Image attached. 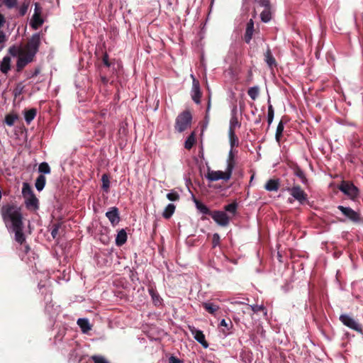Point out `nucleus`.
<instances>
[{
	"label": "nucleus",
	"instance_id": "7",
	"mask_svg": "<svg viewBox=\"0 0 363 363\" xmlns=\"http://www.w3.org/2000/svg\"><path fill=\"white\" fill-rule=\"evenodd\" d=\"M286 190L297 200L301 204L305 203L308 200L307 194L301 189L299 185H295L292 187L287 186Z\"/></svg>",
	"mask_w": 363,
	"mask_h": 363
},
{
	"label": "nucleus",
	"instance_id": "31",
	"mask_svg": "<svg viewBox=\"0 0 363 363\" xmlns=\"http://www.w3.org/2000/svg\"><path fill=\"white\" fill-rule=\"evenodd\" d=\"M229 140L231 148L239 145V139L233 130L228 131Z\"/></svg>",
	"mask_w": 363,
	"mask_h": 363
},
{
	"label": "nucleus",
	"instance_id": "9",
	"mask_svg": "<svg viewBox=\"0 0 363 363\" xmlns=\"http://www.w3.org/2000/svg\"><path fill=\"white\" fill-rule=\"evenodd\" d=\"M210 216L220 226H227L230 222V218L225 212L221 211H213Z\"/></svg>",
	"mask_w": 363,
	"mask_h": 363
},
{
	"label": "nucleus",
	"instance_id": "41",
	"mask_svg": "<svg viewBox=\"0 0 363 363\" xmlns=\"http://www.w3.org/2000/svg\"><path fill=\"white\" fill-rule=\"evenodd\" d=\"M238 208V203L236 202H233L230 204H228L224 206V209L225 211H228L232 214H235Z\"/></svg>",
	"mask_w": 363,
	"mask_h": 363
},
{
	"label": "nucleus",
	"instance_id": "30",
	"mask_svg": "<svg viewBox=\"0 0 363 363\" xmlns=\"http://www.w3.org/2000/svg\"><path fill=\"white\" fill-rule=\"evenodd\" d=\"M102 186L101 188L106 193L109 192L110 189V180L109 177L106 174H104L101 177Z\"/></svg>",
	"mask_w": 363,
	"mask_h": 363
},
{
	"label": "nucleus",
	"instance_id": "63",
	"mask_svg": "<svg viewBox=\"0 0 363 363\" xmlns=\"http://www.w3.org/2000/svg\"><path fill=\"white\" fill-rule=\"evenodd\" d=\"M340 221H341V222H345V220L340 219Z\"/></svg>",
	"mask_w": 363,
	"mask_h": 363
},
{
	"label": "nucleus",
	"instance_id": "40",
	"mask_svg": "<svg viewBox=\"0 0 363 363\" xmlns=\"http://www.w3.org/2000/svg\"><path fill=\"white\" fill-rule=\"evenodd\" d=\"M149 293L155 305H157L161 303V298L160 297V295L153 289H150Z\"/></svg>",
	"mask_w": 363,
	"mask_h": 363
},
{
	"label": "nucleus",
	"instance_id": "12",
	"mask_svg": "<svg viewBox=\"0 0 363 363\" xmlns=\"http://www.w3.org/2000/svg\"><path fill=\"white\" fill-rule=\"evenodd\" d=\"M34 57L29 55L23 52L21 56L18 57L16 63L17 71H21L28 63L33 62Z\"/></svg>",
	"mask_w": 363,
	"mask_h": 363
},
{
	"label": "nucleus",
	"instance_id": "42",
	"mask_svg": "<svg viewBox=\"0 0 363 363\" xmlns=\"http://www.w3.org/2000/svg\"><path fill=\"white\" fill-rule=\"evenodd\" d=\"M25 86L22 82L18 83L13 89V94L16 97L23 94Z\"/></svg>",
	"mask_w": 363,
	"mask_h": 363
},
{
	"label": "nucleus",
	"instance_id": "43",
	"mask_svg": "<svg viewBox=\"0 0 363 363\" xmlns=\"http://www.w3.org/2000/svg\"><path fill=\"white\" fill-rule=\"evenodd\" d=\"M38 170L40 172L43 174H50V167L47 162H42L40 164Z\"/></svg>",
	"mask_w": 363,
	"mask_h": 363
},
{
	"label": "nucleus",
	"instance_id": "39",
	"mask_svg": "<svg viewBox=\"0 0 363 363\" xmlns=\"http://www.w3.org/2000/svg\"><path fill=\"white\" fill-rule=\"evenodd\" d=\"M247 94L252 100H255L259 95V88L257 86L250 87L247 91Z\"/></svg>",
	"mask_w": 363,
	"mask_h": 363
},
{
	"label": "nucleus",
	"instance_id": "32",
	"mask_svg": "<svg viewBox=\"0 0 363 363\" xmlns=\"http://www.w3.org/2000/svg\"><path fill=\"white\" fill-rule=\"evenodd\" d=\"M284 123L282 121H280L277 127V130H276V134H275V138L278 143H280V141H281V139L282 137V134H283V131H284Z\"/></svg>",
	"mask_w": 363,
	"mask_h": 363
},
{
	"label": "nucleus",
	"instance_id": "11",
	"mask_svg": "<svg viewBox=\"0 0 363 363\" xmlns=\"http://www.w3.org/2000/svg\"><path fill=\"white\" fill-rule=\"evenodd\" d=\"M189 330L191 334L194 335L195 340L199 342L204 348L208 347V343L205 339V335L203 332L200 330L196 329L194 327L189 326Z\"/></svg>",
	"mask_w": 363,
	"mask_h": 363
},
{
	"label": "nucleus",
	"instance_id": "64",
	"mask_svg": "<svg viewBox=\"0 0 363 363\" xmlns=\"http://www.w3.org/2000/svg\"><path fill=\"white\" fill-rule=\"evenodd\" d=\"M253 178H254V176L252 175V176L251 177L250 182L253 179Z\"/></svg>",
	"mask_w": 363,
	"mask_h": 363
},
{
	"label": "nucleus",
	"instance_id": "38",
	"mask_svg": "<svg viewBox=\"0 0 363 363\" xmlns=\"http://www.w3.org/2000/svg\"><path fill=\"white\" fill-rule=\"evenodd\" d=\"M269 106H268V113H267V123L268 125H270L273 121L274 116V110L272 105L270 104V100H268Z\"/></svg>",
	"mask_w": 363,
	"mask_h": 363
},
{
	"label": "nucleus",
	"instance_id": "15",
	"mask_svg": "<svg viewBox=\"0 0 363 363\" xmlns=\"http://www.w3.org/2000/svg\"><path fill=\"white\" fill-rule=\"evenodd\" d=\"M30 26L33 29H38L43 24V19L40 16V11H35L30 20Z\"/></svg>",
	"mask_w": 363,
	"mask_h": 363
},
{
	"label": "nucleus",
	"instance_id": "27",
	"mask_svg": "<svg viewBox=\"0 0 363 363\" xmlns=\"http://www.w3.org/2000/svg\"><path fill=\"white\" fill-rule=\"evenodd\" d=\"M45 183H46L45 177L43 174H40L37 177V179L35 180V188L37 189L38 191H40L44 189Z\"/></svg>",
	"mask_w": 363,
	"mask_h": 363
},
{
	"label": "nucleus",
	"instance_id": "23",
	"mask_svg": "<svg viewBox=\"0 0 363 363\" xmlns=\"http://www.w3.org/2000/svg\"><path fill=\"white\" fill-rule=\"evenodd\" d=\"M36 114H37V110H36V108H34L25 111L24 116H25V121L27 123V124L30 123V122L36 116Z\"/></svg>",
	"mask_w": 363,
	"mask_h": 363
},
{
	"label": "nucleus",
	"instance_id": "37",
	"mask_svg": "<svg viewBox=\"0 0 363 363\" xmlns=\"http://www.w3.org/2000/svg\"><path fill=\"white\" fill-rule=\"evenodd\" d=\"M9 52L10 55L13 57H19L24 52L23 48L16 46L11 47L9 50Z\"/></svg>",
	"mask_w": 363,
	"mask_h": 363
},
{
	"label": "nucleus",
	"instance_id": "24",
	"mask_svg": "<svg viewBox=\"0 0 363 363\" xmlns=\"http://www.w3.org/2000/svg\"><path fill=\"white\" fill-rule=\"evenodd\" d=\"M11 59L9 57L6 56L3 58V60L1 63L0 70L2 73L6 74L11 69Z\"/></svg>",
	"mask_w": 363,
	"mask_h": 363
},
{
	"label": "nucleus",
	"instance_id": "47",
	"mask_svg": "<svg viewBox=\"0 0 363 363\" xmlns=\"http://www.w3.org/2000/svg\"><path fill=\"white\" fill-rule=\"evenodd\" d=\"M220 242V238L218 233H214L213 235L212 238V247L213 248H215L216 247L218 246Z\"/></svg>",
	"mask_w": 363,
	"mask_h": 363
},
{
	"label": "nucleus",
	"instance_id": "52",
	"mask_svg": "<svg viewBox=\"0 0 363 363\" xmlns=\"http://www.w3.org/2000/svg\"><path fill=\"white\" fill-rule=\"evenodd\" d=\"M258 3H259V6H261L264 9L271 8V4H270L269 0H259Z\"/></svg>",
	"mask_w": 363,
	"mask_h": 363
},
{
	"label": "nucleus",
	"instance_id": "18",
	"mask_svg": "<svg viewBox=\"0 0 363 363\" xmlns=\"http://www.w3.org/2000/svg\"><path fill=\"white\" fill-rule=\"evenodd\" d=\"M292 169H293L294 174L301 179V182L303 184H308V179L306 177V174L303 172V171L300 168L299 166H298L297 164H295L292 167Z\"/></svg>",
	"mask_w": 363,
	"mask_h": 363
},
{
	"label": "nucleus",
	"instance_id": "16",
	"mask_svg": "<svg viewBox=\"0 0 363 363\" xmlns=\"http://www.w3.org/2000/svg\"><path fill=\"white\" fill-rule=\"evenodd\" d=\"M25 204L28 209L30 210H37L39 208L38 206V199L36 198L35 195H31L27 198H25Z\"/></svg>",
	"mask_w": 363,
	"mask_h": 363
},
{
	"label": "nucleus",
	"instance_id": "26",
	"mask_svg": "<svg viewBox=\"0 0 363 363\" xmlns=\"http://www.w3.org/2000/svg\"><path fill=\"white\" fill-rule=\"evenodd\" d=\"M175 208L176 207L173 203L168 204L162 213V216L166 219L170 218L174 214Z\"/></svg>",
	"mask_w": 363,
	"mask_h": 363
},
{
	"label": "nucleus",
	"instance_id": "33",
	"mask_svg": "<svg viewBox=\"0 0 363 363\" xmlns=\"http://www.w3.org/2000/svg\"><path fill=\"white\" fill-rule=\"evenodd\" d=\"M22 194L24 198H27L28 196H30L31 195H34L31 186L27 182H24L23 184Z\"/></svg>",
	"mask_w": 363,
	"mask_h": 363
},
{
	"label": "nucleus",
	"instance_id": "44",
	"mask_svg": "<svg viewBox=\"0 0 363 363\" xmlns=\"http://www.w3.org/2000/svg\"><path fill=\"white\" fill-rule=\"evenodd\" d=\"M227 162H228L227 168H229V167L231 166L232 171H233L235 166V161L234 155H233L232 150H230L229 152Z\"/></svg>",
	"mask_w": 363,
	"mask_h": 363
},
{
	"label": "nucleus",
	"instance_id": "55",
	"mask_svg": "<svg viewBox=\"0 0 363 363\" xmlns=\"http://www.w3.org/2000/svg\"><path fill=\"white\" fill-rule=\"evenodd\" d=\"M102 60L106 67H109L111 66V64L108 60V55L106 52L104 53Z\"/></svg>",
	"mask_w": 363,
	"mask_h": 363
},
{
	"label": "nucleus",
	"instance_id": "45",
	"mask_svg": "<svg viewBox=\"0 0 363 363\" xmlns=\"http://www.w3.org/2000/svg\"><path fill=\"white\" fill-rule=\"evenodd\" d=\"M16 119V116L9 114V115H6L5 117V122L8 125L11 126L14 124Z\"/></svg>",
	"mask_w": 363,
	"mask_h": 363
},
{
	"label": "nucleus",
	"instance_id": "19",
	"mask_svg": "<svg viewBox=\"0 0 363 363\" xmlns=\"http://www.w3.org/2000/svg\"><path fill=\"white\" fill-rule=\"evenodd\" d=\"M279 188V179H269L264 185V189L269 191H277Z\"/></svg>",
	"mask_w": 363,
	"mask_h": 363
},
{
	"label": "nucleus",
	"instance_id": "36",
	"mask_svg": "<svg viewBox=\"0 0 363 363\" xmlns=\"http://www.w3.org/2000/svg\"><path fill=\"white\" fill-rule=\"evenodd\" d=\"M264 57H265V62L267 63V65L269 67H272V65H275L276 60H275L274 57H273L270 49H267V50L266 51V52L264 54Z\"/></svg>",
	"mask_w": 363,
	"mask_h": 363
},
{
	"label": "nucleus",
	"instance_id": "35",
	"mask_svg": "<svg viewBox=\"0 0 363 363\" xmlns=\"http://www.w3.org/2000/svg\"><path fill=\"white\" fill-rule=\"evenodd\" d=\"M241 123L238 121L237 116H232L230 121L229 131L233 130L235 132V128H240Z\"/></svg>",
	"mask_w": 363,
	"mask_h": 363
},
{
	"label": "nucleus",
	"instance_id": "29",
	"mask_svg": "<svg viewBox=\"0 0 363 363\" xmlns=\"http://www.w3.org/2000/svg\"><path fill=\"white\" fill-rule=\"evenodd\" d=\"M260 18L262 21L264 23L269 22L272 18L271 8L264 9L260 13Z\"/></svg>",
	"mask_w": 363,
	"mask_h": 363
},
{
	"label": "nucleus",
	"instance_id": "49",
	"mask_svg": "<svg viewBox=\"0 0 363 363\" xmlns=\"http://www.w3.org/2000/svg\"><path fill=\"white\" fill-rule=\"evenodd\" d=\"M91 359L94 362V363H109L104 357L99 355L92 356Z\"/></svg>",
	"mask_w": 363,
	"mask_h": 363
},
{
	"label": "nucleus",
	"instance_id": "56",
	"mask_svg": "<svg viewBox=\"0 0 363 363\" xmlns=\"http://www.w3.org/2000/svg\"><path fill=\"white\" fill-rule=\"evenodd\" d=\"M169 363H182V361L174 356H171L169 358Z\"/></svg>",
	"mask_w": 363,
	"mask_h": 363
},
{
	"label": "nucleus",
	"instance_id": "59",
	"mask_svg": "<svg viewBox=\"0 0 363 363\" xmlns=\"http://www.w3.org/2000/svg\"><path fill=\"white\" fill-rule=\"evenodd\" d=\"M210 108H211V99L209 98L208 104H207L206 111V116H205L206 119H207L208 118Z\"/></svg>",
	"mask_w": 363,
	"mask_h": 363
},
{
	"label": "nucleus",
	"instance_id": "62",
	"mask_svg": "<svg viewBox=\"0 0 363 363\" xmlns=\"http://www.w3.org/2000/svg\"><path fill=\"white\" fill-rule=\"evenodd\" d=\"M30 250V247L28 245L26 246V252H27Z\"/></svg>",
	"mask_w": 363,
	"mask_h": 363
},
{
	"label": "nucleus",
	"instance_id": "57",
	"mask_svg": "<svg viewBox=\"0 0 363 363\" xmlns=\"http://www.w3.org/2000/svg\"><path fill=\"white\" fill-rule=\"evenodd\" d=\"M6 23V18L5 16L0 13V29H1Z\"/></svg>",
	"mask_w": 363,
	"mask_h": 363
},
{
	"label": "nucleus",
	"instance_id": "22",
	"mask_svg": "<svg viewBox=\"0 0 363 363\" xmlns=\"http://www.w3.org/2000/svg\"><path fill=\"white\" fill-rule=\"evenodd\" d=\"M127 241V233L124 229H121L118 232L116 244L117 246H122Z\"/></svg>",
	"mask_w": 363,
	"mask_h": 363
},
{
	"label": "nucleus",
	"instance_id": "58",
	"mask_svg": "<svg viewBox=\"0 0 363 363\" xmlns=\"http://www.w3.org/2000/svg\"><path fill=\"white\" fill-rule=\"evenodd\" d=\"M40 72V67H36L34 69V71L30 74V75L28 76V78H32V77H36L38 74H39Z\"/></svg>",
	"mask_w": 363,
	"mask_h": 363
},
{
	"label": "nucleus",
	"instance_id": "8",
	"mask_svg": "<svg viewBox=\"0 0 363 363\" xmlns=\"http://www.w3.org/2000/svg\"><path fill=\"white\" fill-rule=\"evenodd\" d=\"M340 320L345 326L362 334L363 330L362 325L350 315L347 314H342L340 316Z\"/></svg>",
	"mask_w": 363,
	"mask_h": 363
},
{
	"label": "nucleus",
	"instance_id": "3",
	"mask_svg": "<svg viewBox=\"0 0 363 363\" xmlns=\"http://www.w3.org/2000/svg\"><path fill=\"white\" fill-rule=\"evenodd\" d=\"M338 189L353 201H356L359 197V189L350 181L342 180Z\"/></svg>",
	"mask_w": 363,
	"mask_h": 363
},
{
	"label": "nucleus",
	"instance_id": "51",
	"mask_svg": "<svg viewBox=\"0 0 363 363\" xmlns=\"http://www.w3.org/2000/svg\"><path fill=\"white\" fill-rule=\"evenodd\" d=\"M7 41V37L5 33L0 29V47L3 48L4 43Z\"/></svg>",
	"mask_w": 363,
	"mask_h": 363
},
{
	"label": "nucleus",
	"instance_id": "1",
	"mask_svg": "<svg viewBox=\"0 0 363 363\" xmlns=\"http://www.w3.org/2000/svg\"><path fill=\"white\" fill-rule=\"evenodd\" d=\"M1 214L5 223L11 222L12 228L24 226L21 208L17 205L14 203L4 205L1 209Z\"/></svg>",
	"mask_w": 363,
	"mask_h": 363
},
{
	"label": "nucleus",
	"instance_id": "2",
	"mask_svg": "<svg viewBox=\"0 0 363 363\" xmlns=\"http://www.w3.org/2000/svg\"><path fill=\"white\" fill-rule=\"evenodd\" d=\"M192 122V114L189 110H185L180 113L175 120L174 129L178 133H182L187 130Z\"/></svg>",
	"mask_w": 363,
	"mask_h": 363
},
{
	"label": "nucleus",
	"instance_id": "48",
	"mask_svg": "<svg viewBox=\"0 0 363 363\" xmlns=\"http://www.w3.org/2000/svg\"><path fill=\"white\" fill-rule=\"evenodd\" d=\"M167 198L172 201H176L179 199V195L176 191H172L167 194Z\"/></svg>",
	"mask_w": 363,
	"mask_h": 363
},
{
	"label": "nucleus",
	"instance_id": "53",
	"mask_svg": "<svg viewBox=\"0 0 363 363\" xmlns=\"http://www.w3.org/2000/svg\"><path fill=\"white\" fill-rule=\"evenodd\" d=\"M60 225L59 224H55L52 227V229L51 230V235L53 238H55L58 234Z\"/></svg>",
	"mask_w": 363,
	"mask_h": 363
},
{
	"label": "nucleus",
	"instance_id": "28",
	"mask_svg": "<svg viewBox=\"0 0 363 363\" xmlns=\"http://www.w3.org/2000/svg\"><path fill=\"white\" fill-rule=\"evenodd\" d=\"M202 306L211 314H214L219 309V307L217 305L209 302L203 303Z\"/></svg>",
	"mask_w": 363,
	"mask_h": 363
},
{
	"label": "nucleus",
	"instance_id": "61",
	"mask_svg": "<svg viewBox=\"0 0 363 363\" xmlns=\"http://www.w3.org/2000/svg\"><path fill=\"white\" fill-rule=\"evenodd\" d=\"M35 12L36 11H40V8L39 4H38V3H36V4H35Z\"/></svg>",
	"mask_w": 363,
	"mask_h": 363
},
{
	"label": "nucleus",
	"instance_id": "54",
	"mask_svg": "<svg viewBox=\"0 0 363 363\" xmlns=\"http://www.w3.org/2000/svg\"><path fill=\"white\" fill-rule=\"evenodd\" d=\"M28 4H26L24 3L20 8L19 9V13L21 16H24L27 11H28Z\"/></svg>",
	"mask_w": 363,
	"mask_h": 363
},
{
	"label": "nucleus",
	"instance_id": "34",
	"mask_svg": "<svg viewBox=\"0 0 363 363\" xmlns=\"http://www.w3.org/2000/svg\"><path fill=\"white\" fill-rule=\"evenodd\" d=\"M220 326L224 328L222 329V331H223V333L225 335H226L227 334H228L230 333V330L233 327V323L230 320H229L228 322H226L225 319H223L220 321Z\"/></svg>",
	"mask_w": 363,
	"mask_h": 363
},
{
	"label": "nucleus",
	"instance_id": "4",
	"mask_svg": "<svg viewBox=\"0 0 363 363\" xmlns=\"http://www.w3.org/2000/svg\"><path fill=\"white\" fill-rule=\"evenodd\" d=\"M40 42V33L33 34L23 48L24 52L35 57L36 53L38 52Z\"/></svg>",
	"mask_w": 363,
	"mask_h": 363
},
{
	"label": "nucleus",
	"instance_id": "50",
	"mask_svg": "<svg viewBox=\"0 0 363 363\" xmlns=\"http://www.w3.org/2000/svg\"><path fill=\"white\" fill-rule=\"evenodd\" d=\"M247 307L250 308L254 313H258L260 311H265V308L262 305H261V306H259V305L247 306Z\"/></svg>",
	"mask_w": 363,
	"mask_h": 363
},
{
	"label": "nucleus",
	"instance_id": "17",
	"mask_svg": "<svg viewBox=\"0 0 363 363\" xmlns=\"http://www.w3.org/2000/svg\"><path fill=\"white\" fill-rule=\"evenodd\" d=\"M24 226L12 228L15 233V240L20 245H23L26 242V236L23 233Z\"/></svg>",
	"mask_w": 363,
	"mask_h": 363
},
{
	"label": "nucleus",
	"instance_id": "46",
	"mask_svg": "<svg viewBox=\"0 0 363 363\" xmlns=\"http://www.w3.org/2000/svg\"><path fill=\"white\" fill-rule=\"evenodd\" d=\"M2 3L8 9H13L17 6V0H2Z\"/></svg>",
	"mask_w": 363,
	"mask_h": 363
},
{
	"label": "nucleus",
	"instance_id": "21",
	"mask_svg": "<svg viewBox=\"0 0 363 363\" xmlns=\"http://www.w3.org/2000/svg\"><path fill=\"white\" fill-rule=\"evenodd\" d=\"M77 323L83 333H87L89 330H91V326L89 322V320L86 318H79Z\"/></svg>",
	"mask_w": 363,
	"mask_h": 363
},
{
	"label": "nucleus",
	"instance_id": "20",
	"mask_svg": "<svg viewBox=\"0 0 363 363\" xmlns=\"http://www.w3.org/2000/svg\"><path fill=\"white\" fill-rule=\"evenodd\" d=\"M194 201L195 203L196 208L203 214L205 215H211L212 213V211H211L205 204H203L202 202L199 201L197 199H196L194 196L193 198Z\"/></svg>",
	"mask_w": 363,
	"mask_h": 363
},
{
	"label": "nucleus",
	"instance_id": "6",
	"mask_svg": "<svg viewBox=\"0 0 363 363\" xmlns=\"http://www.w3.org/2000/svg\"><path fill=\"white\" fill-rule=\"evenodd\" d=\"M337 209L340 210L342 214L350 222L353 223H359L362 220L361 214L354 211L350 207H345L343 206H338Z\"/></svg>",
	"mask_w": 363,
	"mask_h": 363
},
{
	"label": "nucleus",
	"instance_id": "60",
	"mask_svg": "<svg viewBox=\"0 0 363 363\" xmlns=\"http://www.w3.org/2000/svg\"><path fill=\"white\" fill-rule=\"evenodd\" d=\"M232 116H237V107L235 106L232 110Z\"/></svg>",
	"mask_w": 363,
	"mask_h": 363
},
{
	"label": "nucleus",
	"instance_id": "10",
	"mask_svg": "<svg viewBox=\"0 0 363 363\" xmlns=\"http://www.w3.org/2000/svg\"><path fill=\"white\" fill-rule=\"evenodd\" d=\"M193 79L192 82V89H191V99L192 100L197 104L201 103V98L202 96V93L200 89V84L199 80L194 78L193 75H191Z\"/></svg>",
	"mask_w": 363,
	"mask_h": 363
},
{
	"label": "nucleus",
	"instance_id": "25",
	"mask_svg": "<svg viewBox=\"0 0 363 363\" xmlns=\"http://www.w3.org/2000/svg\"><path fill=\"white\" fill-rule=\"evenodd\" d=\"M196 143V133L192 132L184 142V147L186 150H191Z\"/></svg>",
	"mask_w": 363,
	"mask_h": 363
},
{
	"label": "nucleus",
	"instance_id": "14",
	"mask_svg": "<svg viewBox=\"0 0 363 363\" xmlns=\"http://www.w3.org/2000/svg\"><path fill=\"white\" fill-rule=\"evenodd\" d=\"M106 216L113 226L116 225L120 221L119 211L116 207H113L110 211H107Z\"/></svg>",
	"mask_w": 363,
	"mask_h": 363
},
{
	"label": "nucleus",
	"instance_id": "13",
	"mask_svg": "<svg viewBox=\"0 0 363 363\" xmlns=\"http://www.w3.org/2000/svg\"><path fill=\"white\" fill-rule=\"evenodd\" d=\"M255 31L256 30L255 29L254 21L252 19H250L246 24L245 33L244 35V40L246 43L249 44L250 43Z\"/></svg>",
	"mask_w": 363,
	"mask_h": 363
},
{
	"label": "nucleus",
	"instance_id": "5",
	"mask_svg": "<svg viewBox=\"0 0 363 363\" xmlns=\"http://www.w3.org/2000/svg\"><path fill=\"white\" fill-rule=\"evenodd\" d=\"M232 173V167L230 166L229 168H226L225 172L209 170L206 177L211 182L218 181L219 179L228 181L230 179Z\"/></svg>",
	"mask_w": 363,
	"mask_h": 363
}]
</instances>
